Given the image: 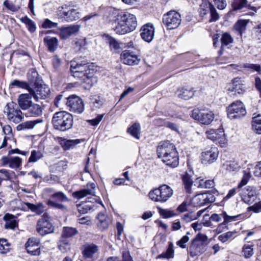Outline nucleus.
I'll list each match as a JSON object with an SVG mask.
<instances>
[{"label":"nucleus","instance_id":"nucleus-1","mask_svg":"<svg viewBox=\"0 0 261 261\" xmlns=\"http://www.w3.org/2000/svg\"><path fill=\"white\" fill-rule=\"evenodd\" d=\"M114 30L116 34L124 35L133 31L137 27L136 16L128 12L118 14L114 21Z\"/></svg>","mask_w":261,"mask_h":261},{"label":"nucleus","instance_id":"nucleus-2","mask_svg":"<svg viewBox=\"0 0 261 261\" xmlns=\"http://www.w3.org/2000/svg\"><path fill=\"white\" fill-rule=\"evenodd\" d=\"M73 123V116L66 111L55 113L52 118V123L55 129L66 131L70 129Z\"/></svg>","mask_w":261,"mask_h":261},{"label":"nucleus","instance_id":"nucleus-3","mask_svg":"<svg viewBox=\"0 0 261 261\" xmlns=\"http://www.w3.org/2000/svg\"><path fill=\"white\" fill-rule=\"evenodd\" d=\"M172 188L166 185H163L158 188L151 190L148 194L153 201L163 203L166 202L173 195Z\"/></svg>","mask_w":261,"mask_h":261},{"label":"nucleus","instance_id":"nucleus-4","mask_svg":"<svg viewBox=\"0 0 261 261\" xmlns=\"http://www.w3.org/2000/svg\"><path fill=\"white\" fill-rule=\"evenodd\" d=\"M57 15L59 19L67 22L76 20L81 16L79 9H74L66 4L58 7Z\"/></svg>","mask_w":261,"mask_h":261},{"label":"nucleus","instance_id":"nucleus-5","mask_svg":"<svg viewBox=\"0 0 261 261\" xmlns=\"http://www.w3.org/2000/svg\"><path fill=\"white\" fill-rule=\"evenodd\" d=\"M20 109L17 103L10 102L6 106L4 113L10 121L17 124L24 119L23 113Z\"/></svg>","mask_w":261,"mask_h":261},{"label":"nucleus","instance_id":"nucleus-6","mask_svg":"<svg viewBox=\"0 0 261 261\" xmlns=\"http://www.w3.org/2000/svg\"><path fill=\"white\" fill-rule=\"evenodd\" d=\"M70 199L62 191L55 192L50 197V198L47 201V204L53 208H55L62 211H65L67 209L66 206L61 203V202L69 201Z\"/></svg>","mask_w":261,"mask_h":261},{"label":"nucleus","instance_id":"nucleus-7","mask_svg":"<svg viewBox=\"0 0 261 261\" xmlns=\"http://www.w3.org/2000/svg\"><path fill=\"white\" fill-rule=\"evenodd\" d=\"M227 116L231 119H239L246 114V110L243 103L237 100L229 105L227 108Z\"/></svg>","mask_w":261,"mask_h":261},{"label":"nucleus","instance_id":"nucleus-8","mask_svg":"<svg viewBox=\"0 0 261 261\" xmlns=\"http://www.w3.org/2000/svg\"><path fill=\"white\" fill-rule=\"evenodd\" d=\"M50 217L47 213H44L37 222L36 225L37 231L41 236L54 232V227L49 221Z\"/></svg>","mask_w":261,"mask_h":261},{"label":"nucleus","instance_id":"nucleus-9","mask_svg":"<svg viewBox=\"0 0 261 261\" xmlns=\"http://www.w3.org/2000/svg\"><path fill=\"white\" fill-rule=\"evenodd\" d=\"M191 117L201 124L208 125L213 121L214 114L208 110L196 109L193 110Z\"/></svg>","mask_w":261,"mask_h":261},{"label":"nucleus","instance_id":"nucleus-10","mask_svg":"<svg viewBox=\"0 0 261 261\" xmlns=\"http://www.w3.org/2000/svg\"><path fill=\"white\" fill-rule=\"evenodd\" d=\"M181 16L179 13L174 11H170L163 17V22L169 30L177 28L181 23Z\"/></svg>","mask_w":261,"mask_h":261},{"label":"nucleus","instance_id":"nucleus-11","mask_svg":"<svg viewBox=\"0 0 261 261\" xmlns=\"http://www.w3.org/2000/svg\"><path fill=\"white\" fill-rule=\"evenodd\" d=\"M66 105L70 111L79 114L82 113L85 109L83 100L79 96L74 95L68 97Z\"/></svg>","mask_w":261,"mask_h":261},{"label":"nucleus","instance_id":"nucleus-12","mask_svg":"<svg viewBox=\"0 0 261 261\" xmlns=\"http://www.w3.org/2000/svg\"><path fill=\"white\" fill-rule=\"evenodd\" d=\"M215 196L210 193L198 194L195 195L191 200V204L194 207L201 206L215 201Z\"/></svg>","mask_w":261,"mask_h":261},{"label":"nucleus","instance_id":"nucleus-13","mask_svg":"<svg viewBox=\"0 0 261 261\" xmlns=\"http://www.w3.org/2000/svg\"><path fill=\"white\" fill-rule=\"evenodd\" d=\"M88 64L77 63L71 62L70 65V72L75 77L81 78L83 77L89 70L93 69Z\"/></svg>","mask_w":261,"mask_h":261},{"label":"nucleus","instance_id":"nucleus-14","mask_svg":"<svg viewBox=\"0 0 261 261\" xmlns=\"http://www.w3.org/2000/svg\"><path fill=\"white\" fill-rule=\"evenodd\" d=\"M219 151L217 147H211L205 149L201 153V162L203 164H211L216 161L218 158Z\"/></svg>","mask_w":261,"mask_h":261},{"label":"nucleus","instance_id":"nucleus-15","mask_svg":"<svg viewBox=\"0 0 261 261\" xmlns=\"http://www.w3.org/2000/svg\"><path fill=\"white\" fill-rule=\"evenodd\" d=\"M242 200L248 204H251L257 198L256 191L254 187L247 186L242 190L241 193Z\"/></svg>","mask_w":261,"mask_h":261},{"label":"nucleus","instance_id":"nucleus-16","mask_svg":"<svg viewBox=\"0 0 261 261\" xmlns=\"http://www.w3.org/2000/svg\"><path fill=\"white\" fill-rule=\"evenodd\" d=\"M206 137L214 141H218L222 146L225 144V136L223 129H219L216 130L213 129H210L205 132Z\"/></svg>","mask_w":261,"mask_h":261},{"label":"nucleus","instance_id":"nucleus-17","mask_svg":"<svg viewBox=\"0 0 261 261\" xmlns=\"http://www.w3.org/2000/svg\"><path fill=\"white\" fill-rule=\"evenodd\" d=\"M1 161L3 166H8L13 169H20L22 165V159L18 156H3Z\"/></svg>","mask_w":261,"mask_h":261},{"label":"nucleus","instance_id":"nucleus-18","mask_svg":"<svg viewBox=\"0 0 261 261\" xmlns=\"http://www.w3.org/2000/svg\"><path fill=\"white\" fill-rule=\"evenodd\" d=\"M175 151H177L175 146L169 141L161 142L157 148V154L159 158Z\"/></svg>","mask_w":261,"mask_h":261},{"label":"nucleus","instance_id":"nucleus-19","mask_svg":"<svg viewBox=\"0 0 261 261\" xmlns=\"http://www.w3.org/2000/svg\"><path fill=\"white\" fill-rule=\"evenodd\" d=\"M81 26L77 24L70 25L59 29V36L62 39H67L72 35L76 34L80 30Z\"/></svg>","mask_w":261,"mask_h":261},{"label":"nucleus","instance_id":"nucleus-20","mask_svg":"<svg viewBox=\"0 0 261 261\" xmlns=\"http://www.w3.org/2000/svg\"><path fill=\"white\" fill-rule=\"evenodd\" d=\"M121 59L124 64L128 65H137L140 61L137 55L126 50L121 53Z\"/></svg>","mask_w":261,"mask_h":261},{"label":"nucleus","instance_id":"nucleus-21","mask_svg":"<svg viewBox=\"0 0 261 261\" xmlns=\"http://www.w3.org/2000/svg\"><path fill=\"white\" fill-rule=\"evenodd\" d=\"M29 91L34 99L38 101L39 99L46 98L49 94V90L47 87L39 86L36 87L34 89L30 87Z\"/></svg>","mask_w":261,"mask_h":261},{"label":"nucleus","instance_id":"nucleus-22","mask_svg":"<svg viewBox=\"0 0 261 261\" xmlns=\"http://www.w3.org/2000/svg\"><path fill=\"white\" fill-rule=\"evenodd\" d=\"M39 244V241L37 239L34 238L29 239L25 243L27 252L33 255H39L40 254Z\"/></svg>","mask_w":261,"mask_h":261},{"label":"nucleus","instance_id":"nucleus-23","mask_svg":"<svg viewBox=\"0 0 261 261\" xmlns=\"http://www.w3.org/2000/svg\"><path fill=\"white\" fill-rule=\"evenodd\" d=\"M142 38L145 41L149 42L154 37V29L152 24L147 23L144 25L140 30Z\"/></svg>","mask_w":261,"mask_h":261},{"label":"nucleus","instance_id":"nucleus-24","mask_svg":"<svg viewBox=\"0 0 261 261\" xmlns=\"http://www.w3.org/2000/svg\"><path fill=\"white\" fill-rule=\"evenodd\" d=\"M32 97L33 95L30 92L29 93L21 94L17 99L18 106L22 110H27L33 103Z\"/></svg>","mask_w":261,"mask_h":261},{"label":"nucleus","instance_id":"nucleus-25","mask_svg":"<svg viewBox=\"0 0 261 261\" xmlns=\"http://www.w3.org/2000/svg\"><path fill=\"white\" fill-rule=\"evenodd\" d=\"M21 209L24 211L30 210L32 212L35 213L37 215H40L45 210V206L42 203L39 202L36 204L29 202L22 203L20 206Z\"/></svg>","mask_w":261,"mask_h":261},{"label":"nucleus","instance_id":"nucleus-26","mask_svg":"<svg viewBox=\"0 0 261 261\" xmlns=\"http://www.w3.org/2000/svg\"><path fill=\"white\" fill-rule=\"evenodd\" d=\"M160 159L166 165L173 168L177 167L179 164L177 151L172 152Z\"/></svg>","mask_w":261,"mask_h":261},{"label":"nucleus","instance_id":"nucleus-27","mask_svg":"<svg viewBox=\"0 0 261 261\" xmlns=\"http://www.w3.org/2000/svg\"><path fill=\"white\" fill-rule=\"evenodd\" d=\"M95 193V185L94 183H89L86 188L73 193V196L78 199L82 198L88 195H94Z\"/></svg>","mask_w":261,"mask_h":261},{"label":"nucleus","instance_id":"nucleus-28","mask_svg":"<svg viewBox=\"0 0 261 261\" xmlns=\"http://www.w3.org/2000/svg\"><path fill=\"white\" fill-rule=\"evenodd\" d=\"M229 91L234 92L235 94H242L245 91V86L241 79L237 77L233 79L228 86Z\"/></svg>","mask_w":261,"mask_h":261},{"label":"nucleus","instance_id":"nucleus-29","mask_svg":"<svg viewBox=\"0 0 261 261\" xmlns=\"http://www.w3.org/2000/svg\"><path fill=\"white\" fill-rule=\"evenodd\" d=\"M189 251L192 256L199 255L204 251V245L201 242L195 239L189 248Z\"/></svg>","mask_w":261,"mask_h":261},{"label":"nucleus","instance_id":"nucleus-30","mask_svg":"<svg viewBox=\"0 0 261 261\" xmlns=\"http://www.w3.org/2000/svg\"><path fill=\"white\" fill-rule=\"evenodd\" d=\"M86 73L87 74L81 79L83 82L86 85V86H84L85 88L86 89H90L94 84V83L96 82V79L93 76L94 69H93L91 70H89L88 72Z\"/></svg>","mask_w":261,"mask_h":261},{"label":"nucleus","instance_id":"nucleus-31","mask_svg":"<svg viewBox=\"0 0 261 261\" xmlns=\"http://www.w3.org/2000/svg\"><path fill=\"white\" fill-rule=\"evenodd\" d=\"M98 250V247L94 244H88L84 246L82 253L86 258L91 257Z\"/></svg>","mask_w":261,"mask_h":261},{"label":"nucleus","instance_id":"nucleus-32","mask_svg":"<svg viewBox=\"0 0 261 261\" xmlns=\"http://www.w3.org/2000/svg\"><path fill=\"white\" fill-rule=\"evenodd\" d=\"M44 42L48 47L50 52H54L57 48L58 45V40L56 37L50 36L45 37L44 38Z\"/></svg>","mask_w":261,"mask_h":261},{"label":"nucleus","instance_id":"nucleus-33","mask_svg":"<svg viewBox=\"0 0 261 261\" xmlns=\"http://www.w3.org/2000/svg\"><path fill=\"white\" fill-rule=\"evenodd\" d=\"M4 219L6 221L5 228L14 229L17 226V222L14 215L7 214L4 216Z\"/></svg>","mask_w":261,"mask_h":261},{"label":"nucleus","instance_id":"nucleus-34","mask_svg":"<svg viewBox=\"0 0 261 261\" xmlns=\"http://www.w3.org/2000/svg\"><path fill=\"white\" fill-rule=\"evenodd\" d=\"M98 226L102 229H107L111 223V219L103 213H100L97 216Z\"/></svg>","mask_w":261,"mask_h":261},{"label":"nucleus","instance_id":"nucleus-35","mask_svg":"<svg viewBox=\"0 0 261 261\" xmlns=\"http://www.w3.org/2000/svg\"><path fill=\"white\" fill-rule=\"evenodd\" d=\"M194 95V91L192 88H182L178 91V96L180 98L188 100Z\"/></svg>","mask_w":261,"mask_h":261},{"label":"nucleus","instance_id":"nucleus-36","mask_svg":"<svg viewBox=\"0 0 261 261\" xmlns=\"http://www.w3.org/2000/svg\"><path fill=\"white\" fill-rule=\"evenodd\" d=\"M27 110H28V114L31 117H38L42 114L41 107L37 103H32Z\"/></svg>","mask_w":261,"mask_h":261},{"label":"nucleus","instance_id":"nucleus-37","mask_svg":"<svg viewBox=\"0 0 261 261\" xmlns=\"http://www.w3.org/2000/svg\"><path fill=\"white\" fill-rule=\"evenodd\" d=\"M174 255V250L173 244L172 243L169 242L166 251L159 255L156 257V259L163 258L169 259L173 258Z\"/></svg>","mask_w":261,"mask_h":261},{"label":"nucleus","instance_id":"nucleus-38","mask_svg":"<svg viewBox=\"0 0 261 261\" xmlns=\"http://www.w3.org/2000/svg\"><path fill=\"white\" fill-rule=\"evenodd\" d=\"M42 122L43 120L42 119H37L33 121H28L18 125L17 129L18 130L32 129L34 128L36 124L42 123Z\"/></svg>","mask_w":261,"mask_h":261},{"label":"nucleus","instance_id":"nucleus-39","mask_svg":"<svg viewBox=\"0 0 261 261\" xmlns=\"http://www.w3.org/2000/svg\"><path fill=\"white\" fill-rule=\"evenodd\" d=\"M182 180L185 185V188L187 193L191 194L192 193L193 180L191 176L187 173L182 177Z\"/></svg>","mask_w":261,"mask_h":261},{"label":"nucleus","instance_id":"nucleus-40","mask_svg":"<svg viewBox=\"0 0 261 261\" xmlns=\"http://www.w3.org/2000/svg\"><path fill=\"white\" fill-rule=\"evenodd\" d=\"M225 166L226 170L229 172H237L241 168V165L236 161H227Z\"/></svg>","mask_w":261,"mask_h":261},{"label":"nucleus","instance_id":"nucleus-41","mask_svg":"<svg viewBox=\"0 0 261 261\" xmlns=\"http://www.w3.org/2000/svg\"><path fill=\"white\" fill-rule=\"evenodd\" d=\"M127 132L137 139H140V125L139 123H134L127 129Z\"/></svg>","mask_w":261,"mask_h":261},{"label":"nucleus","instance_id":"nucleus-42","mask_svg":"<svg viewBox=\"0 0 261 261\" xmlns=\"http://www.w3.org/2000/svg\"><path fill=\"white\" fill-rule=\"evenodd\" d=\"M94 205L92 203H90L88 202H82V203L77 205V208L78 212L81 214H86L93 207Z\"/></svg>","mask_w":261,"mask_h":261},{"label":"nucleus","instance_id":"nucleus-43","mask_svg":"<svg viewBox=\"0 0 261 261\" xmlns=\"http://www.w3.org/2000/svg\"><path fill=\"white\" fill-rule=\"evenodd\" d=\"M78 233L75 228L71 227H64L62 231V237L65 238H70L75 236Z\"/></svg>","mask_w":261,"mask_h":261},{"label":"nucleus","instance_id":"nucleus-44","mask_svg":"<svg viewBox=\"0 0 261 261\" xmlns=\"http://www.w3.org/2000/svg\"><path fill=\"white\" fill-rule=\"evenodd\" d=\"M247 23L245 20H239L235 23L234 29L241 35L246 30Z\"/></svg>","mask_w":261,"mask_h":261},{"label":"nucleus","instance_id":"nucleus-45","mask_svg":"<svg viewBox=\"0 0 261 261\" xmlns=\"http://www.w3.org/2000/svg\"><path fill=\"white\" fill-rule=\"evenodd\" d=\"M253 245L245 244L243 246L242 253L243 256L246 258H250L253 254Z\"/></svg>","mask_w":261,"mask_h":261},{"label":"nucleus","instance_id":"nucleus-46","mask_svg":"<svg viewBox=\"0 0 261 261\" xmlns=\"http://www.w3.org/2000/svg\"><path fill=\"white\" fill-rule=\"evenodd\" d=\"M213 5L209 2H203L200 6V13L202 16H203L207 14L210 11L211 7H213Z\"/></svg>","mask_w":261,"mask_h":261},{"label":"nucleus","instance_id":"nucleus-47","mask_svg":"<svg viewBox=\"0 0 261 261\" xmlns=\"http://www.w3.org/2000/svg\"><path fill=\"white\" fill-rule=\"evenodd\" d=\"M21 22L25 23L27 25L29 30L33 33L36 31V27L35 23L31 19L27 16H25L20 19Z\"/></svg>","mask_w":261,"mask_h":261},{"label":"nucleus","instance_id":"nucleus-48","mask_svg":"<svg viewBox=\"0 0 261 261\" xmlns=\"http://www.w3.org/2000/svg\"><path fill=\"white\" fill-rule=\"evenodd\" d=\"M43 156L42 152L40 150H34L31 152V155L29 159V162H36Z\"/></svg>","mask_w":261,"mask_h":261},{"label":"nucleus","instance_id":"nucleus-49","mask_svg":"<svg viewBox=\"0 0 261 261\" xmlns=\"http://www.w3.org/2000/svg\"><path fill=\"white\" fill-rule=\"evenodd\" d=\"M247 0H233L232 7L233 10H240L247 5Z\"/></svg>","mask_w":261,"mask_h":261},{"label":"nucleus","instance_id":"nucleus-50","mask_svg":"<svg viewBox=\"0 0 261 261\" xmlns=\"http://www.w3.org/2000/svg\"><path fill=\"white\" fill-rule=\"evenodd\" d=\"M10 244L5 239H0V253L2 254L7 253L9 251L10 247Z\"/></svg>","mask_w":261,"mask_h":261},{"label":"nucleus","instance_id":"nucleus-51","mask_svg":"<svg viewBox=\"0 0 261 261\" xmlns=\"http://www.w3.org/2000/svg\"><path fill=\"white\" fill-rule=\"evenodd\" d=\"M214 187V181L213 180H206L205 181L204 179H200L199 181V184L198 187L199 188H212Z\"/></svg>","mask_w":261,"mask_h":261},{"label":"nucleus","instance_id":"nucleus-52","mask_svg":"<svg viewBox=\"0 0 261 261\" xmlns=\"http://www.w3.org/2000/svg\"><path fill=\"white\" fill-rule=\"evenodd\" d=\"M221 216L224 219V221L220 224H219V226H221L223 225H225L226 224L232 222L233 221H236L237 217L239 216V215L230 216L227 215L226 212H223L221 213Z\"/></svg>","mask_w":261,"mask_h":261},{"label":"nucleus","instance_id":"nucleus-53","mask_svg":"<svg viewBox=\"0 0 261 261\" xmlns=\"http://www.w3.org/2000/svg\"><path fill=\"white\" fill-rule=\"evenodd\" d=\"M80 140L79 139L75 140H68L65 141L63 146L65 150H68L73 148L75 145L80 143Z\"/></svg>","mask_w":261,"mask_h":261},{"label":"nucleus","instance_id":"nucleus-54","mask_svg":"<svg viewBox=\"0 0 261 261\" xmlns=\"http://www.w3.org/2000/svg\"><path fill=\"white\" fill-rule=\"evenodd\" d=\"M106 37L111 49L117 50L120 48L119 43L114 38L109 35H107Z\"/></svg>","mask_w":261,"mask_h":261},{"label":"nucleus","instance_id":"nucleus-55","mask_svg":"<svg viewBox=\"0 0 261 261\" xmlns=\"http://www.w3.org/2000/svg\"><path fill=\"white\" fill-rule=\"evenodd\" d=\"M236 233V231H228L224 233L218 237V240L222 243H225L231 238Z\"/></svg>","mask_w":261,"mask_h":261},{"label":"nucleus","instance_id":"nucleus-56","mask_svg":"<svg viewBox=\"0 0 261 261\" xmlns=\"http://www.w3.org/2000/svg\"><path fill=\"white\" fill-rule=\"evenodd\" d=\"M58 248L63 253H66L70 250V244L66 241H61L58 245Z\"/></svg>","mask_w":261,"mask_h":261},{"label":"nucleus","instance_id":"nucleus-57","mask_svg":"<svg viewBox=\"0 0 261 261\" xmlns=\"http://www.w3.org/2000/svg\"><path fill=\"white\" fill-rule=\"evenodd\" d=\"M251 177V174L249 172L244 171V175L241 182L238 185V188L246 185Z\"/></svg>","mask_w":261,"mask_h":261},{"label":"nucleus","instance_id":"nucleus-58","mask_svg":"<svg viewBox=\"0 0 261 261\" xmlns=\"http://www.w3.org/2000/svg\"><path fill=\"white\" fill-rule=\"evenodd\" d=\"M52 66L55 70H57L62 63V60L57 55H55L51 59Z\"/></svg>","mask_w":261,"mask_h":261},{"label":"nucleus","instance_id":"nucleus-59","mask_svg":"<svg viewBox=\"0 0 261 261\" xmlns=\"http://www.w3.org/2000/svg\"><path fill=\"white\" fill-rule=\"evenodd\" d=\"M12 86H16L19 88H24L29 91L30 86L25 82L20 81L18 80H14L11 84Z\"/></svg>","mask_w":261,"mask_h":261},{"label":"nucleus","instance_id":"nucleus-60","mask_svg":"<svg viewBox=\"0 0 261 261\" xmlns=\"http://www.w3.org/2000/svg\"><path fill=\"white\" fill-rule=\"evenodd\" d=\"M38 76V73L34 69H31L28 74V79L32 83H35L37 82Z\"/></svg>","mask_w":261,"mask_h":261},{"label":"nucleus","instance_id":"nucleus-61","mask_svg":"<svg viewBox=\"0 0 261 261\" xmlns=\"http://www.w3.org/2000/svg\"><path fill=\"white\" fill-rule=\"evenodd\" d=\"M181 220L185 223H189L195 220V217L194 216L193 212H190L181 216Z\"/></svg>","mask_w":261,"mask_h":261},{"label":"nucleus","instance_id":"nucleus-62","mask_svg":"<svg viewBox=\"0 0 261 261\" xmlns=\"http://www.w3.org/2000/svg\"><path fill=\"white\" fill-rule=\"evenodd\" d=\"M222 47L224 45H227L232 41V39L230 35L227 33L224 34L221 38Z\"/></svg>","mask_w":261,"mask_h":261},{"label":"nucleus","instance_id":"nucleus-63","mask_svg":"<svg viewBox=\"0 0 261 261\" xmlns=\"http://www.w3.org/2000/svg\"><path fill=\"white\" fill-rule=\"evenodd\" d=\"M58 25V23L53 22L48 19H45L42 26L44 29H51L57 27Z\"/></svg>","mask_w":261,"mask_h":261},{"label":"nucleus","instance_id":"nucleus-64","mask_svg":"<svg viewBox=\"0 0 261 261\" xmlns=\"http://www.w3.org/2000/svg\"><path fill=\"white\" fill-rule=\"evenodd\" d=\"M191 205L190 201L187 200L183 201L177 208V211L180 213H184L188 211V207Z\"/></svg>","mask_w":261,"mask_h":261}]
</instances>
